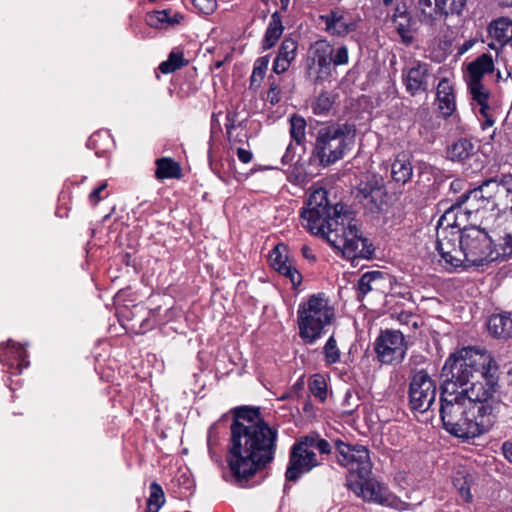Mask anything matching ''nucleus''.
I'll list each match as a JSON object with an SVG mask.
<instances>
[{
  "instance_id": "13",
  "label": "nucleus",
  "mask_w": 512,
  "mask_h": 512,
  "mask_svg": "<svg viewBox=\"0 0 512 512\" xmlns=\"http://www.w3.org/2000/svg\"><path fill=\"white\" fill-rule=\"evenodd\" d=\"M431 77V65L419 60L411 61L402 71L403 84L411 96L427 93Z\"/></svg>"
},
{
  "instance_id": "64",
  "label": "nucleus",
  "mask_w": 512,
  "mask_h": 512,
  "mask_svg": "<svg viewBox=\"0 0 512 512\" xmlns=\"http://www.w3.org/2000/svg\"><path fill=\"white\" fill-rule=\"evenodd\" d=\"M290 0H281L282 4L287 5Z\"/></svg>"
},
{
  "instance_id": "48",
  "label": "nucleus",
  "mask_w": 512,
  "mask_h": 512,
  "mask_svg": "<svg viewBox=\"0 0 512 512\" xmlns=\"http://www.w3.org/2000/svg\"><path fill=\"white\" fill-rule=\"evenodd\" d=\"M269 58L268 56L260 57L256 60L254 65V74L259 76V80H262L265 72L268 68Z\"/></svg>"
},
{
  "instance_id": "6",
  "label": "nucleus",
  "mask_w": 512,
  "mask_h": 512,
  "mask_svg": "<svg viewBox=\"0 0 512 512\" xmlns=\"http://www.w3.org/2000/svg\"><path fill=\"white\" fill-rule=\"evenodd\" d=\"M355 128L348 123L332 124L318 130L313 156L322 166H329L344 156L347 140L353 138Z\"/></svg>"
},
{
  "instance_id": "19",
  "label": "nucleus",
  "mask_w": 512,
  "mask_h": 512,
  "mask_svg": "<svg viewBox=\"0 0 512 512\" xmlns=\"http://www.w3.org/2000/svg\"><path fill=\"white\" fill-rule=\"evenodd\" d=\"M312 62L319 67L318 73L330 74L334 47L327 40H318L311 46Z\"/></svg>"
},
{
  "instance_id": "58",
  "label": "nucleus",
  "mask_w": 512,
  "mask_h": 512,
  "mask_svg": "<svg viewBox=\"0 0 512 512\" xmlns=\"http://www.w3.org/2000/svg\"><path fill=\"white\" fill-rule=\"evenodd\" d=\"M89 198H90L91 201L96 199V188L91 190V192L89 194Z\"/></svg>"
},
{
  "instance_id": "29",
  "label": "nucleus",
  "mask_w": 512,
  "mask_h": 512,
  "mask_svg": "<svg viewBox=\"0 0 512 512\" xmlns=\"http://www.w3.org/2000/svg\"><path fill=\"white\" fill-rule=\"evenodd\" d=\"M419 19L426 25H433L441 18L438 0H418Z\"/></svg>"
},
{
  "instance_id": "27",
  "label": "nucleus",
  "mask_w": 512,
  "mask_h": 512,
  "mask_svg": "<svg viewBox=\"0 0 512 512\" xmlns=\"http://www.w3.org/2000/svg\"><path fill=\"white\" fill-rule=\"evenodd\" d=\"M383 280V274L380 271H370L364 273L358 280L357 298L360 300L369 292L378 291L381 288V283Z\"/></svg>"
},
{
  "instance_id": "50",
  "label": "nucleus",
  "mask_w": 512,
  "mask_h": 512,
  "mask_svg": "<svg viewBox=\"0 0 512 512\" xmlns=\"http://www.w3.org/2000/svg\"><path fill=\"white\" fill-rule=\"evenodd\" d=\"M147 24L151 27L159 28L162 25L161 19L157 17V13L153 12L152 14L147 15L146 18Z\"/></svg>"
},
{
  "instance_id": "44",
  "label": "nucleus",
  "mask_w": 512,
  "mask_h": 512,
  "mask_svg": "<svg viewBox=\"0 0 512 512\" xmlns=\"http://www.w3.org/2000/svg\"><path fill=\"white\" fill-rule=\"evenodd\" d=\"M324 352H325L326 360L329 363H335L339 360L340 353L336 346V341L332 336L328 339V341L324 347Z\"/></svg>"
},
{
  "instance_id": "31",
  "label": "nucleus",
  "mask_w": 512,
  "mask_h": 512,
  "mask_svg": "<svg viewBox=\"0 0 512 512\" xmlns=\"http://www.w3.org/2000/svg\"><path fill=\"white\" fill-rule=\"evenodd\" d=\"M488 330L495 337L507 338L512 333V319L504 315H492L488 320Z\"/></svg>"
},
{
  "instance_id": "9",
  "label": "nucleus",
  "mask_w": 512,
  "mask_h": 512,
  "mask_svg": "<svg viewBox=\"0 0 512 512\" xmlns=\"http://www.w3.org/2000/svg\"><path fill=\"white\" fill-rule=\"evenodd\" d=\"M338 462L346 466L350 474L358 478L370 476L372 472V463L369 456V450L362 445H350L340 440L335 442Z\"/></svg>"
},
{
  "instance_id": "43",
  "label": "nucleus",
  "mask_w": 512,
  "mask_h": 512,
  "mask_svg": "<svg viewBox=\"0 0 512 512\" xmlns=\"http://www.w3.org/2000/svg\"><path fill=\"white\" fill-rule=\"evenodd\" d=\"M500 258H506L512 255V234L507 233L501 238V242L493 248Z\"/></svg>"
},
{
  "instance_id": "52",
  "label": "nucleus",
  "mask_w": 512,
  "mask_h": 512,
  "mask_svg": "<svg viewBox=\"0 0 512 512\" xmlns=\"http://www.w3.org/2000/svg\"><path fill=\"white\" fill-rule=\"evenodd\" d=\"M502 451L505 458L512 463V442L506 441L502 444Z\"/></svg>"
},
{
  "instance_id": "60",
  "label": "nucleus",
  "mask_w": 512,
  "mask_h": 512,
  "mask_svg": "<svg viewBox=\"0 0 512 512\" xmlns=\"http://www.w3.org/2000/svg\"><path fill=\"white\" fill-rule=\"evenodd\" d=\"M256 81H260L259 80V76L258 75H255L254 74V71L252 72V75H251V84L255 83Z\"/></svg>"
},
{
  "instance_id": "37",
  "label": "nucleus",
  "mask_w": 512,
  "mask_h": 512,
  "mask_svg": "<svg viewBox=\"0 0 512 512\" xmlns=\"http://www.w3.org/2000/svg\"><path fill=\"white\" fill-rule=\"evenodd\" d=\"M301 438L304 441V445L308 446L309 449H312L313 451L314 449H317L322 454H328L331 452V445L329 442L320 438L317 434H310Z\"/></svg>"
},
{
  "instance_id": "22",
  "label": "nucleus",
  "mask_w": 512,
  "mask_h": 512,
  "mask_svg": "<svg viewBox=\"0 0 512 512\" xmlns=\"http://www.w3.org/2000/svg\"><path fill=\"white\" fill-rule=\"evenodd\" d=\"M468 88L470 94L472 96V100L475 101L480 106V114L486 118V122L489 125L493 124V120L488 118V110H489V90L484 86L482 81H467Z\"/></svg>"
},
{
  "instance_id": "54",
  "label": "nucleus",
  "mask_w": 512,
  "mask_h": 512,
  "mask_svg": "<svg viewBox=\"0 0 512 512\" xmlns=\"http://www.w3.org/2000/svg\"><path fill=\"white\" fill-rule=\"evenodd\" d=\"M290 146H288L286 153L282 157L283 164H289L293 160V155L290 153Z\"/></svg>"
},
{
  "instance_id": "26",
  "label": "nucleus",
  "mask_w": 512,
  "mask_h": 512,
  "mask_svg": "<svg viewBox=\"0 0 512 512\" xmlns=\"http://www.w3.org/2000/svg\"><path fill=\"white\" fill-rule=\"evenodd\" d=\"M412 175L413 167L409 157L404 153L399 154L391 166L392 179L397 183L406 184Z\"/></svg>"
},
{
  "instance_id": "53",
  "label": "nucleus",
  "mask_w": 512,
  "mask_h": 512,
  "mask_svg": "<svg viewBox=\"0 0 512 512\" xmlns=\"http://www.w3.org/2000/svg\"><path fill=\"white\" fill-rule=\"evenodd\" d=\"M301 253H302L303 257L308 259L309 261L316 260L315 254H313L312 249L307 245L302 246Z\"/></svg>"
},
{
  "instance_id": "45",
  "label": "nucleus",
  "mask_w": 512,
  "mask_h": 512,
  "mask_svg": "<svg viewBox=\"0 0 512 512\" xmlns=\"http://www.w3.org/2000/svg\"><path fill=\"white\" fill-rule=\"evenodd\" d=\"M332 64L334 66H341L348 63L349 53L348 48L344 45L339 46L337 49H334L332 52Z\"/></svg>"
},
{
  "instance_id": "63",
  "label": "nucleus",
  "mask_w": 512,
  "mask_h": 512,
  "mask_svg": "<svg viewBox=\"0 0 512 512\" xmlns=\"http://www.w3.org/2000/svg\"><path fill=\"white\" fill-rule=\"evenodd\" d=\"M93 144H94V143H93V141H92V140H91V138H90V139L88 140V142H87V146H88L89 148H93Z\"/></svg>"
},
{
  "instance_id": "38",
  "label": "nucleus",
  "mask_w": 512,
  "mask_h": 512,
  "mask_svg": "<svg viewBox=\"0 0 512 512\" xmlns=\"http://www.w3.org/2000/svg\"><path fill=\"white\" fill-rule=\"evenodd\" d=\"M309 390L315 397L319 398L320 401H325L327 385L324 377L319 374L314 375L309 382Z\"/></svg>"
},
{
  "instance_id": "55",
  "label": "nucleus",
  "mask_w": 512,
  "mask_h": 512,
  "mask_svg": "<svg viewBox=\"0 0 512 512\" xmlns=\"http://www.w3.org/2000/svg\"><path fill=\"white\" fill-rule=\"evenodd\" d=\"M511 74H512L511 70H507L506 76L503 77L502 73L500 71H497V74H496L497 81L507 80L509 77H511Z\"/></svg>"
},
{
  "instance_id": "51",
  "label": "nucleus",
  "mask_w": 512,
  "mask_h": 512,
  "mask_svg": "<svg viewBox=\"0 0 512 512\" xmlns=\"http://www.w3.org/2000/svg\"><path fill=\"white\" fill-rule=\"evenodd\" d=\"M237 156L243 163H249L252 160V153L243 148H238Z\"/></svg>"
},
{
  "instance_id": "18",
  "label": "nucleus",
  "mask_w": 512,
  "mask_h": 512,
  "mask_svg": "<svg viewBox=\"0 0 512 512\" xmlns=\"http://www.w3.org/2000/svg\"><path fill=\"white\" fill-rule=\"evenodd\" d=\"M326 25V30L337 36H345L356 30L355 21L347 14L339 10L321 16Z\"/></svg>"
},
{
  "instance_id": "24",
  "label": "nucleus",
  "mask_w": 512,
  "mask_h": 512,
  "mask_svg": "<svg viewBox=\"0 0 512 512\" xmlns=\"http://www.w3.org/2000/svg\"><path fill=\"white\" fill-rule=\"evenodd\" d=\"M476 153L475 144L467 138H460L452 143L447 150L448 158L454 162H465Z\"/></svg>"
},
{
  "instance_id": "10",
  "label": "nucleus",
  "mask_w": 512,
  "mask_h": 512,
  "mask_svg": "<svg viewBox=\"0 0 512 512\" xmlns=\"http://www.w3.org/2000/svg\"><path fill=\"white\" fill-rule=\"evenodd\" d=\"M436 384L429 374L420 370L416 372L409 385V402L413 410L426 412L434 403Z\"/></svg>"
},
{
  "instance_id": "42",
  "label": "nucleus",
  "mask_w": 512,
  "mask_h": 512,
  "mask_svg": "<svg viewBox=\"0 0 512 512\" xmlns=\"http://www.w3.org/2000/svg\"><path fill=\"white\" fill-rule=\"evenodd\" d=\"M7 348L11 350L12 353L15 354V357L19 360V363L17 364V368L19 370V373H21L23 368H26L28 366V362H26V352L21 347L19 343H16L12 340H9L7 342Z\"/></svg>"
},
{
  "instance_id": "40",
  "label": "nucleus",
  "mask_w": 512,
  "mask_h": 512,
  "mask_svg": "<svg viewBox=\"0 0 512 512\" xmlns=\"http://www.w3.org/2000/svg\"><path fill=\"white\" fill-rule=\"evenodd\" d=\"M333 105V99L327 92H322L313 105V112L317 115L327 113Z\"/></svg>"
},
{
  "instance_id": "5",
  "label": "nucleus",
  "mask_w": 512,
  "mask_h": 512,
  "mask_svg": "<svg viewBox=\"0 0 512 512\" xmlns=\"http://www.w3.org/2000/svg\"><path fill=\"white\" fill-rule=\"evenodd\" d=\"M334 309L324 294L311 295L298 310L299 335L308 344L320 337L325 326L331 324Z\"/></svg>"
},
{
  "instance_id": "59",
  "label": "nucleus",
  "mask_w": 512,
  "mask_h": 512,
  "mask_svg": "<svg viewBox=\"0 0 512 512\" xmlns=\"http://www.w3.org/2000/svg\"><path fill=\"white\" fill-rule=\"evenodd\" d=\"M106 183L98 185V195L106 188ZM100 200V197L98 196V201Z\"/></svg>"
},
{
  "instance_id": "41",
  "label": "nucleus",
  "mask_w": 512,
  "mask_h": 512,
  "mask_svg": "<svg viewBox=\"0 0 512 512\" xmlns=\"http://www.w3.org/2000/svg\"><path fill=\"white\" fill-rule=\"evenodd\" d=\"M165 503V496L162 487L156 483L152 482L150 485V496L147 499L146 504L156 505L157 507H162Z\"/></svg>"
},
{
  "instance_id": "2",
  "label": "nucleus",
  "mask_w": 512,
  "mask_h": 512,
  "mask_svg": "<svg viewBox=\"0 0 512 512\" xmlns=\"http://www.w3.org/2000/svg\"><path fill=\"white\" fill-rule=\"evenodd\" d=\"M489 391L480 385L461 391H449V385L443 386L439 412L444 429L463 440L490 431L507 405Z\"/></svg>"
},
{
  "instance_id": "20",
  "label": "nucleus",
  "mask_w": 512,
  "mask_h": 512,
  "mask_svg": "<svg viewBox=\"0 0 512 512\" xmlns=\"http://www.w3.org/2000/svg\"><path fill=\"white\" fill-rule=\"evenodd\" d=\"M298 44L292 38H285L279 48L278 55L273 63V71L276 74L284 73L290 67L296 57Z\"/></svg>"
},
{
  "instance_id": "47",
  "label": "nucleus",
  "mask_w": 512,
  "mask_h": 512,
  "mask_svg": "<svg viewBox=\"0 0 512 512\" xmlns=\"http://www.w3.org/2000/svg\"><path fill=\"white\" fill-rule=\"evenodd\" d=\"M280 93H281L280 84L275 79L270 78V88H269V91L267 94V99L269 100V102L271 104L278 103L281 99Z\"/></svg>"
},
{
  "instance_id": "56",
  "label": "nucleus",
  "mask_w": 512,
  "mask_h": 512,
  "mask_svg": "<svg viewBox=\"0 0 512 512\" xmlns=\"http://www.w3.org/2000/svg\"><path fill=\"white\" fill-rule=\"evenodd\" d=\"M161 507H157L156 505L146 504L145 512H158Z\"/></svg>"
},
{
  "instance_id": "30",
  "label": "nucleus",
  "mask_w": 512,
  "mask_h": 512,
  "mask_svg": "<svg viewBox=\"0 0 512 512\" xmlns=\"http://www.w3.org/2000/svg\"><path fill=\"white\" fill-rule=\"evenodd\" d=\"M472 482V475H470L465 469H458L453 475V486L465 502L472 500V494L470 492Z\"/></svg>"
},
{
  "instance_id": "1",
  "label": "nucleus",
  "mask_w": 512,
  "mask_h": 512,
  "mask_svg": "<svg viewBox=\"0 0 512 512\" xmlns=\"http://www.w3.org/2000/svg\"><path fill=\"white\" fill-rule=\"evenodd\" d=\"M278 430L266 423L258 407L234 409L227 461L237 480H247L273 461Z\"/></svg>"
},
{
  "instance_id": "61",
  "label": "nucleus",
  "mask_w": 512,
  "mask_h": 512,
  "mask_svg": "<svg viewBox=\"0 0 512 512\" xmlns=\"http://www.w3.org/2000/svg\"><path fill=\"white\" fill-rule=\"evenodd\" d=\"M123 260L125 261L126 265L129 266L130 265V255L129 254H126L124 257H123Z\"/></svg>"
},
{
  "instance_id": "39",
  "label": "nucleus",
  "mask_w": 512,
  "mask_h": 512,
  "mask_svg": "<svg viewBox=\"0 0 512 512\" xmlns=\"http://www.w3.org/2000/svg\"><path fill=\"white\" fill-rule=\"evenodd\" d=\"M467 0H438L441 8V17L449 14H459Z\"/></svg>"
},
{
  "instance_id": "12",
  "label": "nucleus",
  "mask_w": 512,
  "mask_h": 512,
  "mask_svg": "<svg viewBox=\"0 0 512 512\" xmlns=\"http://www.w3.org/2000/svg\"><path fill=\"white\" fill-rule=\"evenodd\" d=\"M316 454L300 438L291 448L289 463L285 473L287 481H296L303 473L309 472L318 465Z\"/></svg>"
},
{
  "instance_id": "7",
  "label": "nucleus",
  "mask_w": 512,
  "mask_h": 512,
  "mask_svg": "<svg viewBox=\"0 0 512 512\" xmlns=\"http://www.w3.org/2000/svg\"><path fill=\"white\" fill-rule=\"evenodd\" d=\"M492 243L491 237L484 229L476 226L462 229L463 266H483L497 261L499 254L493 250Z\"/></svg>"
},
{
  "instance_id": "49",
  "label": "nucleus",
  "mask_w": 512,
  "mask_h": 512,
  "mask_svg": "<svg viewBox=\"0 0 512 512\" xmlns=\"http://www.w3.org/2000/svg\"><path fill=\"white\" fill-rule=\"evenodd\" d=\"M157 13V17L161 19L162 24L167 23L169 25H174L176 23H179V20L177 19V15H175L173 18H171L168 14V11L162 10V11H155Z\"/></svg>"
},
{
  "instance_id": "36",
  "label": "nucleus",
  "mask_w": 512,
  "mask_h": 512,
  "mask_svg": "<svg viewBox=\"0 0 512 512\" xmlns=\"http://www.w3.org/2000/svg\"><path fill=\"white\" fill-rule=\"evenodd\" d=\"M187 64L188 61L184 59L183 53L171 52L168 56V59L160 64L159 70L164 74H169L175 72Z\"/></svg>"
},
{
  "instance_id": "3",
  "label": "nucleus",
  "mask_w": 512,
  "mask_h": 512,
  "mask_svg": "<svg viewBox=\"0 0 512 512\" xmlns=\"http://www.w3.org/2000/svg\"><path fill=\"white\" fill-rule=\"evenodd\" d=\"M338 204L330 205L327 191L315 190L301 212L304 225L312 234L321 235L335 249L341 250L348 258L364 257L370 254L368 239L364 238L357 222L350 214H342Z\"/></svg>"
},
{
  "instance_id": "16",
  "label": "nucleus",
  "mask_w": 512,
  "mask_h": 512,
  "mask_svg": "<svg viewBox=\"0 0 512 512\" xmlns=\"http://www.w3.org/2000/svg\"><path fill=\"white\" fill-rule=\"evenodd\" d=\"M271 266L280 274L287 277L294 286L301 284L302 275L294 267L288 257V247L283 244H277L269 255Z\"/></svg>"
},
{
  "instance_id": "35",
  "label": "nucleus",
  "mask_w": 512,
  "mask_h": 512,
  "mask_svg": "<svg viewBox=\"0 0 512 512\" xmlns=\"http://www.w3.org/2000/svg\"><path fill=\"white\" fill-rule=\"evenodd\" d=\"M306 120L297 114H293L290 118V136L298 144L301 145L305 141Z\"/></svg>"
},
{
  "instance_id": "32",
  "label": "nucleus",
  "mask_w": 512,
  "mask_h": 512,
  "mask_svg": "<svg viewBox=\"0 0 512 512\" xmlns=\"http://www.w3.org/2000/svg\"><path fill=\"white\" fill-rule=\"evenodd\" d=\"M156 171L155 176L157 179L175 178L181 177V167L171 158H159L156 160Z\"/></svg>"
},
{
  "instance_id": "46",
  "label": "nucleus",
  "mask_w": 512,
  "mask_h": 512,
  "mask_svg": "<svg viewBox=\"0 0 512 512\" xmlns=\"http://www.w3.org/2000/svg\"><path fill=\"white\" fill-rule=\"evenodd\" d=\"M194 6L203 14H211L217 7L216 0H193Z\"/></svg>"
},
{
  "instance_id": "17",
  "label": "nucleus",
  "mask_w": 512,
  "mask_h": 512,
  "mask_svg": "<svg viewBox=\"0 0 512 512\" xmlns=\"http://www.w3.org/2000/svg\"><path fill=\"white\" fill-rule=\"evenodd\" d=\"M392 22L402 42L406 45L410 44L413 40L415 21L409 13L406 3L401 2L396 5Z\"/></svg>"
},
{
  "instance_id": "25",
  "label": "nucleus",
  "mask_w": 512,
  "mask_h": 512,
  "mask_svg": "<svg viewBox=\"0 0 512 512\" xmlns=\"http://www.w3.org/2000/svg\"><path fill=\"white\" fill-rule=\"evenodd\" d=\"M489 35L501 46H504L512 39V20L500 17L492 21L488 27Z\"/></svg>"
},
{
  "instance_id": "62",
  "label": "nucleus",
  "mask_w": 512,
  "mask_h": 512,
  "mask_svg": "<svg viewBox=\"0 0 512 512\" xmlns=\"http://www.w3.org/2000/svg\"><path fill=\"white\" fill-rule=\"evenodd\" d=\"M394 0H383V4L385 6H390L393 3Z\"/></svg>"
},
{
  "instance_id": "33",
  "label": "nucleus",
  "mask_w": 512,
  "mask_h": 512,
  "mask_svg": "<svg viewBox=\"0 0 512 512\" xmlns=\"http://www.w3.org/2000/svg\"><path fill=\"white\" fill-rule=\"evenodd\" d=\"M357 485L360 489V494L365 500L370 501H381L382 500V488L381 485L370 479L369 476L365 478H359Z\"/></svg>"
},
{
  "instance_id": "23",
  "label": "nucleus",
  "mask_w": 512,
  "mask_h": 512,
  "mask_svg": "<svg viewBox=\"0 0 512 512\" xmlns=\"http://www.w3.org/2000/svg\"><path fill=\"white\" fill-rule=\"evenodd\" d=\"M439 109L444 117H449L455 110V96L447 79H442L437 86Z\"/></svg>"
},
{
  "instance_id": "4",
  "label": "nucleus",
  "mask_w": 512,
  "mask_h": 512,
  "mask_svg": "<svg viewBox=\"0 0 512 512\" xmlns=\"http://www.w3.org/2000/svg\"><path fill=\"white\" fill-rule=\"evenodd\" d=\"M497 370L496 362L487 351L465 347L446 361L442 369L446 377L444 386L449 385V390H455L454 387H462L471 382L470 387L480 385L484 390L489 389L493 397H500Z\"/></svg>"
},
{
  "instance_id": "34",
  "label": "nucleus",
  "mask_w": 512,
  "mask_h": 512,
  "mask_svg": "<svg viewBox=\"0 0 512 512\" xmlns=\"http://www.w3.org/2000/svg\"><path fill=\"white\" fill-rule=\"evenodd\" d=\"M282 33H283L282 22H281L279 16L277 15V13H274L272 15L271 21L268 25V28H267L265 36H264L263 48L264 49L272 48L276 44V42L278 41V39L280 38Z\"/></svg>"
},
{
  "instance_id": "28",
  "label": "nucleus",
  "mask_w": 512,
  "mask_h": 512,
  "mask_svg": "<svg viewBox=\"0 0 512 512\" xmlns=\"http://www.w3.org/2000/svg\"><path fill=\"white\" fill-rule=\"evenodd\" d=\"M459 214L461 216L466 214V212H461V207L459 205L452 206L446 210L437 223V233H441V231H445L447 233H451L452 231H462L458 222Z\"/></svg>"
},
{
  "instance_id": "15",
  "label": "nucleus",
  "mask_w": 512,
  "mask_h": 512,
  "mask_svg": "<svg viewBox=\"0 0 512 512\" xmlns=\"http://www.w3.org/2000/svg\"><path fill=\"white\" fill-rule=\"evenodd\" d=\"M462 231L437 233V250L446 264L457 268L463 266V249H461Z\"/></svg>"
},
{
  "instance_id": "21",
  "label": "nucleus",
  "mask_w": 512,
  "mask_h": 512,
  "mask_svg": "<svg viewBox=\"0 0 512 512\" xmlns=\"http://www.w3.org/2000/svg\"><path fill=\"white\" fill-rule=\"evenodd\" d=\"M494 71V62L490 54L484 53L467 65V81H482L485 74Z\"/></svg>"
},
{
  "instance_id": "8",
  "label": "nucleus",
  "mask_w": 512,
  "mask_h": 512,
  "mask_svg": "<svg viewBox=\"0 0 512 512\" xmlns=\"http://www.w3.org/2000/svg\"><path fill=\"white\" fill-rule=\"evenodd\" d=\"M356 198L362 204L365 213L379 218L387 208L388 192L383 176L368 173L362 177L356 187Z\"/></svg>"
},
{
  "instance_id": "11",
  "label": "nucleus",
  "mask_w": 512,
  "mask_h": 512,
  "mask_svg": "<svg viewBox=\"0 0 512 512\" xmlns=\"http://www.w3.org/2000/svg\"><path fill=\"white\" fill-rule=\"evenodd\" d=\"M407 346L404 335L398 330H385L375 341V352L383 364H398L405 354Z\"/></svg>"
},
{
  "instance_id": "57",
  "label": "nucleus",
  "mask_w": 512,
  "mask_h": 512,
  "mask_svg": "<svg viewBox=\"0 0 512 512\" xmlns=\"http://www.w3.org/2000/svg\"><path fill=\"white\" fill-rule=\"evenodd\" d=\"M499 3L503 6L512 7V0H499Z\"/></svg>"
},
{
  "instance_id": "14",
  "label": "nucleus",
  "mask_w": 512,
  "mask_h": 512,
  "mask_svg": "<svg viewBox=\"0 0 512 512\" xmlns=\"http://www.w3.org/2000/svg\"><path fill=\"white\" fill-rule=\"evenodd\" d=\"M511 180V175L503 176L500 181H497L496 178L488 179L477 188H474L470 190L468 193L461 195L460 201L471 202V207L474 208L475 210L486 208V206L493 199L494 194L504 193L505 186L509 185Z\"/></svg>"
}]
</instances>
